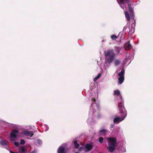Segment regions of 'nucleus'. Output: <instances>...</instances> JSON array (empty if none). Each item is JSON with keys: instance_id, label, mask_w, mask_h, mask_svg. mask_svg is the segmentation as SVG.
<instances>
[{"instance_id": "nucleus-4", "label": "nucleus", "mask_w": 153, "mask_h": 153, "mask_svg": "<svg viewBox=\"0 0 153 153\" xmlns=\"http://www.w3.org/2000/svg\"><path fill=\"white\" fill-rule=\"evenodd\" d=\"M121 3L123 4H128V10L131 16L132 19H134V11L132 7H131V5L129 3H130L131 1V0H120Z\"/></svg>"}, {"instance_id": "nucleus-10", "label": "nucleus", "mask_w": 153, "mask_h": 153, "mask_svg": "<svg viewBox=\"0 0 153 153\" xmlns=\"http://www.w3.org/2000/svg\"><path fill=\"white\" fill-rule=\"evenodd\" d=\"M99 133L101 135L105 136L108 133V130L105 129H102L100 131Z\"/></svg>"}, {"instance_id": "nucleus-19", "label": "nucleus", "mask_w": 153, "mask_h": 153, "mask_svg": "<svg viewBox=\"0 0 153 153\" xmlns=\"http://www.w3.org/2000/svg\"><path fill=\"white\" fill-rule=\"evenodd\" d=\"M115 49H116V51L117 54H118L120 53V48L119 47L116 46L115 47Z\"/></svg>"}, {"instance_id": "nucleus-16", "label": "nucleus", "mask_w": 153, "mask_h": 153, "mask_svg": "<svg viewBox=\"0 0 153 153\" xmlns=\"http://www.w3.org/2000/svg\"><path fill=\"white\" fill-rule=\"evenodd\" d=\"M74 144L76 149H78L79 147V145L78 143H77V141L76 140H75L74 141Z\"/></svg>"}, {"instance_id": "nucleus-28", "label": "nucleus", "mask_w": 153, "mask_h": 153, "mask_svg": "<svg viewBox=\"0 0 153 153\" xmlns=\"http://www.w3.org/2000/svg\"><path fill=\"white\" fill-rule=\"evenodd\" d=\"M10 153H16L12 151H10Z\"/></svg>"}, {"instance_id": "nucleus-32", "label": "nucleus", "mask_w": 153, "mask_h": 153, "mask_svg": "<svg viewBox=\"0 0 153 153\" xmlns=\"http://www.w3.org/2000/svg\"><path fill=\"white\" fill-rule=\"evenodd\" d=\"M114 125H112V126H111V127L112 128H113L114 126Z\"/></svg>"}, {"instance_id": "nucleus-31", "label": "nucleus", "mask_w": 153, "mask_h": 153, "mask_svg": "<svg viewBox=\"0 0 153 153\" xmlns=\"http://www.w3.org/2000/svg\"><path fill=\"white\" fill-rule=\"evenodd\" d=\"M120 7L122 8H123V6H122V5H120Z\"/></svg>"}, {"instance_id": "nucleus-29", "label": "nucleus", "mask_w": 153, "mask_h": 153, "mask_svg": "<svg viewBox=\"0 0 153 153\" xmlns=\"http://www.w3.org/2000/svg\"><path fill=\"white\" fill-rule=\"evenodd\" d=\"M31 153H36V152L35 151H33L32 152H31Z\"/></svg>"}, {"instance_id": "nucleus-20", "label": "nucleus", "mask_w": 153, "mask_h": 153, "mask_svg": "<svg viewBox=\"0 0 153 153\" xmlns=\"http://www.w3.org/2000/svg\"><path fill=\"white\" fill-rule=\"evenodd\" d=\"M101 75V74H100L97 76L95 77L94 79V82H95L97 79H98L100 77Z\"/></svg>"}, {"instance_id": "nucleus-17", "label": "nucleus", "mask_w": 153, "mask_h": 153, "mask_svg": "<svg viewBox=\"0 0 153 153\" xmlns=\"http://www.w3.org/2000/svg\"><path fill=\"white\" fill-rule=\"evenodd\" d=\"M120 91L119 90H114V94L115 95L118 96L120 95Z\"/></svg>"}, {"instance_id": "nucleus-14", "label": "nucleus", "mask_w": 153, "mask_h": 153, "mask_svg": "<svg viewBox=\"0 0 153 153\" xmlns=\"http://www.w3.org/2000/svg\"><path fill=\"white\" fill-rule=\"evenodd\" d=\"M0 144L3 146H7L8 143L5 140H2L0 141Z\"/></svg>"}, {"instance_id": "nucleus-11", "label": "nucleus", "mask_w": 153, "mask_h": 153, "mask_svg": "<svg viewBox=\"0 0 153 153\" xmlns=\"http://www.w3.org/2000/svg\"><path fill=\"white\" fill-rule=\"evenodd\" d=\"M27 151L26 148L24 146H22L20 149L19 152L21 153H25Z\"/></svg>"}, {"instance_id": "nucleus-23", "label": "nucleus", "mask_w": 153, "mask_h": 153, "mask_svg": "<svg viewBox=\"0 0 153 153\" xmlns=\"http://www.w3.org/2000/svg\"><path fill=\"white\" fill-rule=\"evenodd\" d=\"M25 143V141L24 140L21 139L20 140V144L23 145Z\"/></svg>"}, {"instance_id": "nucleus-8", "label": "nucleus", "mask_w": 153, "mask_h": 153, "mask_svg": "<svg viewBox=\"0 0 153 153\" xmlns=\"http://www.w3.org/2000/svg\"><path fill=\"white\" fill-rule=\"evenodd\" d=\"M65 146L63 145L60 146L58 150V153H65L66 151L65 150Z\"/></svg>"}, {"instance_id": "nucleus-1", "label": "nucleus", "mask_w": 153, "mask_h": 153, "mask_svg": "<svg viewBox=\"0 0 153 153\" xmlns=\"http://www.w3.org/2000/svg\"><path fill=\"white\" fill-rule=\"evenodd\" d=\"M118 108L120 112L119 114H120L119 115L120 117H117L114 118L113 120L114 123H118L122 121L124 119L127 115V111L124 106V103L122 102H121L118 104Z\"/></svg>"}, {"instance_id": "nucleus-5", "label": "nucleus", "mask_w": 153, "mask_h": 153, "mask_svg": "<svg viewBox=\"0 0 153 153\" xmlns=\"http://www.w3.org/2000/svg\"><path fill=\"white\" fill-rule=\"evenodd\" d=\"M125 71L124 69H122L121 72L118 74V76L119 77L118 78L119 83L121 84L124 80V74Z\"/></svg>"}, {"instance_id": "nucleus-24", "label": "nucleus", "mask_w": 153, "mask_h": 153, "mask_svg": "<svg viewBox=\"0 0 153 153\" xmlns=\"http://www.w3.org/2000/svg\"><path fill=\"white\" fill-rule=\"evenodd\" d=\"M84 150V148L83 147H81L79 148V151L80 152H82Z\"/></svg>"}, {"instance_id": "nucleus-12", "label": "nucleus", "mask_w": 153, "mask_h": 153, "mask_svg": "<svg viewBox=\"0 0 153 153\" xmlns=\"http://www.w3.org/2000/svg\"><path fill=\"white\" fill-rule=\"evenodd\" d=\"M125 15L126 18H127L128 21H130V18L129 14L128 11L125 12Z\"/></svg>"}, {"instance_id": "nucleus-15", "label": "nucleus", "mask_w": 153, "mask_h": 153, "mask_svg": "<svg viewBox=\"0 0 153 153\" xmlns=\"http://www.w3.org/2000/svg\"><path fill=\"white\" fill-rule=\"evenodd\" d=\"M114 63L115 66L119 65L121 63V60L119 59H116L114 61Z\"/></svg>"}, {"instance_id": "nucleus-27", "label": "nucleus", "mask_w": 153, "mask_h": 153, "mask_svg": "<svg viewBox=\"0 0 153 153\" xmlns=\"http://www.w3.org/2000/svg\"><path fill=\"white\" fill-rule=\"evenodd\" d=\"M91 100L92 101H94V102H95L96 101V100H95V99L94 98H92Z\"/></svg>"}, {"instance_id": "nucleus-21", "label": "nucleus", "mask_w": 153, "mask_h": 153, "mask_svg": "<svg viewBox=\"0 0 153 153\" xmlns=\"http://www.w3.org/2000/svg\"><path fill=\"white\" fill-rule=\"evenodd\" d=\"M111 39L113 40H116L117 38V37L115 35H113L111 36Z\"/></svg>"}, {"instance_id": "nucleus-6", "label": "nucleus", "mask_w": 153, "mask_h": 153, "mask_svg": "<svg viewBox=\"0 0 153 153\" xmlns=\"http://www.w3.org/2000/svg\"><path fill=\"white\" fill-rule=\"evenodd\" d=\"M22 134L25 136L31 137L33 135V131L24 130L22 132Z\"/></svg>"}, {"instance_id": "nucleus-2", "label": "nucleus", "mask_w": 153, "mask_h": 153, "mask_svg": "<svg viewBox=\"0 0 153 153\" xmlns=\"http://www.w3.org/2000/svg\"><path fill=\"white\" fill-rule=\"evenodd\" d=\"M104 54L105 59V62L109 64L112 62L115 59L116 53L113 49H108L104 51Z\"/></svg>"}, {"instance_id": "nucleus-30", "label": "nucleus", "mask_w": 153, "mask_h": 153, "mask_svg": "<svg viewBox=\"0 0 153 153\" xmlns=\"http://www.w3.org/2000/svg\"><path fill=\"white\" fill-rule=\"evenodd\" d=\"M127 27L126 26H125L124 27V30L126 29L127 28Z\"/></svg>"}, {"instance_id": "nucleus-22", "label": "nucleus", "mask_w": 153, "mask_h": 153, "mask_svg": "<svg viewBox=\"0 0 153 153\" xmlns=\"http://www.w3.org/2000/svg\"><path fill=\"white\" fill-rule=\"evenodd\" d=\"M103 138L102 137H101L99 138V141L100 143H102L103 142Z\"/></svg>"}, {"instance_id": "nucleus-7", "label": "nucleus", "mask_w": 153, "mask_h": 153, "mask_svg": "<svg viewBox=\"0 0 153 153\" xmlns=\"http://www.w3.org/2000/svg\"><path fill=\"white\" fill-rule=\"evenodd\" d=\"M19 131L16 129H13L10 134V137L11 138H16L17 137V134H18Z\"/></svg>"}, {"instance_id": "nucleus-25", "label": "nucleus", "mask_w": 153, "mask_h": 153, "mask_svg": "<svg viewBox=\"0 0 153 153\" xmlns=\"http://www.w3.org/2000/svg\"><path fill=\"white\" fill-rule=\"evenodd\" d=\"M14 144L15 146L17 147L18 146H19V143L18 142H15Z\"/></svg>"}, {"instance_id": "nucleus-13", "label": "nucleus", "mask_w": 153, "mask_h": 153, "mask_svg": "<svg viewBox=\"0 0 153 153\" xmlns=\"http://www.w3.org/2000/svg\"><path fill=\"white\" fill-rule=\"evenodd\" d=\"M131 45L130 44V42L129 41L128 42V45L126 47L125 50L126 51H128L130 50L131 48Z\"/></svg>"}, {"instance_id": "nucleus-26", "label": "nucleus", "mask_w": 153, "mask_h": 153, "mask_svg": "<svg viewBox=\"0 0 153 153\" xmlns=\"http://www.w3.org/2000/svg\"><path fill=\"white\" fill-rule=\"evenodd\" d=\"M120 100H122V101H121V102H122L123 103V101L122 100V96L120 94ZM121 102H120V103Z\"/></svg>"}, {"instance_id": "nucleus-3", "label": "nucleus", "mask_w": 153, "mask_h": 153, "mask_svg": "<svg viewBox=\"0 0 153 153\" xmlns=\"http://www.w3.org/2000/svg\"><path fill=\"white\" fill-rule=\"evenodd\" d=\"M108 146L107 147V150L109 152H113L116 147L117 139L114 137H109L107 138Z\"/></svg>"}, {"instance_id": "nucleus-18", "label": "nucleus", "mask_w": 153, "mask_h": 153, "mask_svg": "<svg viewBox=\"0 0 153 153\" xmlns=\"http://www.w3.org/2000/svg\"><path fill=\"white\" fill-rule=\"evenodd\" d=\"M134 29L133 27H131L129 29V31L128 32L129 34L132 35L134 33Z\"/></svg>"}, {"instance_id": "nucleus-9", "label": "nucleus", "mask_w": 153, "mask_h": 153, "mask_svg": "<svg viewBox=\"0 0 153 153\" xmlns=\"http://www.w3.org/2000/svg\"><path fill=\"white\" fill-rule=\"evenodd\" d=\"M93 147V146L91 144H86L85 147V148L86 149V151H89L92 149Z\"/></svg>"}]
</instances>
